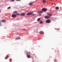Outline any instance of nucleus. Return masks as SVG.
I'll return each instance as SVG.
<instances>
[{
    "label": "nucleus",
    "mask_w": 62,
    "mask_h": 62,
    "mask_svg": "<svg viewBox=\"0 0 62 62\" xmlns=\"http://www.w3.org/2000/svg\"><path fill=\"white\" fill-rule=\"evenodd\" d=\"M42 10V11H40L37 12L38 13H39V15H40V16H41V13H43V11L45 12L46 11H47V9L43 8Z\"/></svg>",
    "instance_id": "nucleus-1"
},
{
    "label": "nucleus",
    "mask_w": 62,
    "mask_h": 62,
    "mask_svg": "<svg viewBox=\"0 0 62 62\" xmlns=\"http://www.w3.org/2000/svg\"><path fill=\"white\" fill-rule=\"evenodd\" d=\"M16 16H17V15L15 14H13L12 15V17L13 18H15V17H16Z\"/></svg>",
    "instance_id": "nucleus-2"
},
{
    "label": "nucleus",
    "mask_w": 62,
    "mask_h": 62,
    "mask_svg": "<svg viewBox=\"0 0 62 62\" xmlns=\"http://www.w3.org/2000/svg\"><path fill=\"white\" fill-rule=\"evenodd\" d=\"M21 39V38L20 37H18L16 38L15 39L16 40H18V39Z\"/></svg>",
    "instance_id": "nucleus-3"
},
{
    "label": "nucleus",
    "mask_w": 62,
    "mask_h": 62,
    "mask_svg": "<svg viewBox=\"0 0 62 62\" xmlns=\"http://www.w3.org/2000/svg\"><path fill=\"white\" fill-rule=\"evenodd\" d=\"M1 22H2V23H5V22H6V20H5L3 19L1 21Z\"/></svg>",
    "instance_id": "nucleus-4"
},
{
    "label": "nucleus",
    "mask_w": 62,
    "mask_h": 62,
    "mask_svg": "<svg viewBox=\"0 0 62 62\" xmlns=\"http://www.w3.org/2000/svg\"><path fill=\"white\" fill-rule=\"evenodd\" d=\"M51 22V21H50V19H48L47 20V23H50Z\"/></svg>",
    "instance_id": "nucleus-5"
},
{
    "label": "nucleus",
    "mask_w": 62,
    "mask_h": 62,
    "mask_svg": "<svg viewBox=\"0 0 62 62\" xmlns=\"http://www.w3.org/2000/svg\"><path fill=\"white\" fill-rule=\"evenodd\" d=\"M39 33L40 34H41L42 35V34H44V32L43 31H40L39 32Z\"/></svg>",
    "instance_id": "nucleus-6"
},
{
    "label": "nucleus",
    "mask_w": 62,
    "mask_h": 62,
    "mask_svg": "<svg viewBox=\"0 0 62 62\" xmlns=\"http://www.w3.org/2000/svg\"><path fill=\"white\" fill-rule=\"evenodd\" d=\"M32 12H30L27 14L26 15H31V14H32Z\"/></svg>",
    "instance_id": "nucleus-7"
},
{
    "label": "nucleus",
    "mask_w": 62,
    "mask_h": 62,
    "mask_svg": "<svg viewBox=\"0 0 62 62\" xmlns=\"http://www.w3.org/2000/svg\"><path fill=\"white\" fill-rule=\"evenodd\" d=\"M20 15H21V16H25V14L24 13H23L21 14Z\"/></svg>",
    "instance_id": "nucleus-8"
},
{
    "label": "nucleus",
    "mask_w": 62,
    "mask_h": 62,
    "mask_svg": "<svg viewBox=\"0 0 62 62\" xmlns=\"http://www.w3.org/2000/svg\"><path fill=\"white\" fill-rule=\"evenodd\" d=\"M42 2H43V3H45L46 1V0H42Z\"/></svg>",
    "instance_id": "nucleus-9"
},
{
    "label": "nucleus",
    "mask_w": 62,
    "mask_h": 62,
    "mask_svg": "<svg viewBox=\"0 0 62 62\" xmlns=\"http://www.w3.org/2000/svg\"><path fill=\"white\" fill-rule=\"evenodd\" d=\"M27 56L28 58H30L31 57V56L30 55H27Z\"/></svg>",
    "instance_id": "nucleus-10"
},
{
    "label": "nucleus",
    "mask_w": 62,
    "mask_h": 62,
    "mask_svg": "<svg viewBox=\"0 0 62 62\" xmlns=\"http://www.w3.org/2000/svg\"><path fill=\"white\" fill-rule=\"evenodd\" d=\"M56 9H57V10H58V9H59V7H57L55 8Z\"/></svg>",
    "instance_id": "nucleus-11"
},
{
    "label": "nucleus",
    "mask_w": 62,
    "mask_h": 62,
    "mask_svg": "<svg viewBox=\"0 0 62 62\" xmlns=\"http://www.w3.org/2000/svg\"><path fill=\"white\" fill-rule=\"evenodd\" d=\"M29 5L30 6H32L33 5V4L32 3H30L29 4Z\"/></svg>",
    "instance_id": "nucleus-12"
},
{
    "label": "nucleus",
    "mask_w": 62,
    "mask_h": 62,
    "mask_svg": "<svg viewBox=\"0 0 62 62\" xmlns=\"http://www.w3.org/2000/svg\"><path fill=\"white\" fill-rule=\"evenodd\" d=\"M14 13H17V11H14L13 12Z\"/></svg>",
    "instance_id": "nucleus-13"
},
{
    "label": "nucleus",
    "mask_w": 62,
    "mask_h": 62,
    "mask_svg": "<svg viewBox=\"0 0 62 62\" xmlns=\"http://www.w3.org/2000/svg\"><path fill=\"white\" fill-rule=\"evenodd\" d=\"M48 15H49V16H52L51 14H48Z\"/></svg>",
    "instance_id": "nucleus-14"
},
{
    "label": "nucleus",
    "mask_w": 62,
    "mask_h": 62,
    "mask_svg": "<svg viewBox=\"0 0 62 62\" xmlns=\"http://www.w3.org/2000/svg\"><path fill=\"white\" fill-rule=\"evenodd\" d=\"M16 15L18 16H20V14L17 13L16 14Z\"/></svg>",
    "instance_id": "nucleus-15"
},
{
    "label": "nucleus",
    "mask_w": 62,
    "mask_h": 62,
    "mask_svg": "<svg viewBox=\"0 0 62 62\" xmlns=\"http://www.w3.org/2000/svg\"><path fill=\"white\" fill-rule=\"evenodd\" d=\"M31 15H32V16H35V14L33 13H32Z\"/></svg>",
    "instance_id": "nucleus-16"
},
{
    "label": "nucleus",
    "mask_w": 62,
    "mask_h": 62,
    "mask_svg": "<svg viewBox=\"0 0 62 62\" xmlns=\"http://www.w3.org/2000/svg\"><path fill=\"white\" fill-rule=\"evenodd\" d=\"M40 23L41 24L42 23H43V22L42 21H41L40 22Z\"/></svg>",
    "instance_id": "nucleus-17"
},
{
    "label": "nucleus",
    "mask_w": 62,
    "mask_h": 62,
    "mask_svg": "<svg viewBox=\"0 0 62 62\" xmlns=\"http://www.w3.org/2000/svg\"><path fill=\"white\" fill-rule=\"evenodd\" d=\"M40 18H39L38 19L37 21H40Z\"/></svg>",
    "instance_id": "nucleus-18"
},
{
    "label": "nucleus",
    "mask_w": 62,
    "mask_h": 62,
    "mask_svg": "<svg viewBox=\"0 0 62 62\" xmlns=\"http://www.w3.org/2000/svg\"><path fill=\"white\" fill-rule=\"evenodd\" d=\"M15 0H11V2H14V1H15Z\"/></svg>",
    "instance_id": "nucleus-19"
},
{
    "label": "nucleus",
    "mask_w": 62,
    "mask_h": 62,
    "mask_svg": "<svg viewBox=\"0 0 62 62\" xmlns=\"http://www.w3.org/2000/svg\"><path fill=\"white\" fill-rule=\"evenodd\" d=\"M50 18V16H47V19L48 18Z\"/></svg>",
    "instance_id": "nucleus-20"
},
{
    "label": "nucleus",
    "mask_w": 62,
    "mask_h": 62,
    "mask_svg": "<svg viewBox=\"0 0 62 62\" xmlns=\"http://www.w3.org/2000/svg\"><path fill=\"white\" fill-rule=\"evenodd\" d=\"M10 8H11V7H8V9H10Z\"/></svg>",
    "instance_id": "nucleus-21"
},
{
    "label": "nucleus",
    "mask_w": 62,
    "mask_h": 62,
    "mask_svg": "<svg viewBox=\"0 0 62 62\" xmlns=\"http://www.w3.org/2000/svg\"><path fill=\"white\" fill-rule=\"evenodd\" d=\"M0 24L1 25V20H0Z\"/></svg>",
    "instance_id": "nucleus-22"
},
{
    "label": "nucleus",
    "mask_w": 62,
    "mask_h": 62,
    "mask_svg": "<svg viewBox=\"0 0 62 62\" xmlns=\"http://www.w3.org/2000/svg\"><path fill=\"white\" fill-rule=\"evenodd\" d=\"M45 19H47V16H46L45 17Z\"/></svg>",
    "instance_id": "nucleus-23"
},
{
    "label": "nucleus",
    "mask_w": 62,
    "mask_h": 62,
    "mask_svg": "<svg viewBox=\"0 0 62 62\" xmlns=\"http://www.w3.org/2000/svg\"><path fill=\"white\" fill-rule=\"evenodd\" d=\"M9 61H11V60H12V59H9Z\"/></svg>",
    "instance_id": "nucleus-24"
},
{
    "label": "nucleus",
    "mask_w": 62,
    "mask_h": 62,
    "mask_svg": "<svg viewBox=\"0 0 62 62\" xmlns=\"http://www.w3.org/2000/svg\"><path fill=\"white\" fill-rule=\"evenodd\" d=\"M17 1H20V0H16Z\"/></svg>",
    "instance_id": "nucleus-25"
},
{
    "label": "nucleus",
    "mask_w": 62,
    "mask_h": 62,
    "mask_svg": "<svg viewBox=\"0 0 62 62\" xmlns=\"http://www.w3.org/2000/svg\"><path fill=\"white\" fill-rule=\"evenodd\" d=\"M6 57H7V58L8 57V55H7V56H6Z\"/></svg>",
    "instance_id": "nucleus-26"
},
{
    "label": "nucleus",
    "mask_w": 62,
    "mask_h": 62,
    "mask_svg": "<svg viewBox=\"0 0 62 62\" xmlns=\"http://www.w3.org/2000/svg\"><path fill=\"white\" fill-rule=\"evenodd\" d=\"M5 59H8V58L7 57H6L5 58Z\"/></svg>",
    "instance_id": "nucleus-27"
},
{
    "label": "nucleus",
    "mask_w": 62,
    "mask_h": 62,
    "mask_svg": "<svg viewBox=\"0 0 62 62\" xmlns=\"http://www.w3.org/2000/svg\"><path fill=\"white\" fill-rule=\"evenodd\" d=\"M27 52V51H25V52Z\"/></svg>",
    "instance_id": "nucleus-28"
},
{
    "label": "nucleus",
    "mask_w": 62,
    "mask_h": 62,
    "mask_svg": "<svg viewBox=\"0 0 62 62\" xmlns=\"http://www.w3.org/2000/svg\"><path fill=\"white\" fill-rule=\"evenodd\" d=\"M55 61H56V60H55Z\"/></svg>",
    "instance_id": "nucleus-29"
},
{
    "label": "nucleus",
    "mask_w": 62,
    "mask_h": 62,
    "mask_svg": "<svg viewBox=\"0 0 62 62\" xmlns=\"http://www.w3.org/2000/svg\"><path fill=\"white\" fill-rule=\"evenodd\" d=\"M46 23H47V20L46 21Z\"/></svg>",
    "instance_id": "nucleus-30"
},
{
    "label": "nucleus",
    "mask_w": 62,
    "mask_h": 62,
    "mask_svg": "<svg viewBox=\"0 0 62 62\" xmlns=\"http://www.w3.org/2000/svg\"><path fill=\"white\" fill-rule=\"evenodd\" d=\"M52 5H53V4H52V5H51V6H52Z\"/></svg>",
    "instance_id": "nucleus-31"
},
{
    "label": "nucleus",
    "mask_w": 62,
    "mask_h": 62,
    "mask_svg": "<svg viewBox=\"0 0 62 62\" xmlns=\"http://www.w3.org/2000/svg\"><path fill=\"white\" fill-rule=\"evenodd\" d=\"M0 12H1V11L0 10Z\"/></svg>",
    "instance_id": "nucleus-32"
}]
</instances>
